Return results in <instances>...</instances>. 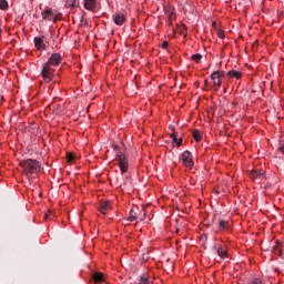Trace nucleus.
I'll return each instance as SVG.
<instances>
[{
  "mask_svg": "<svg viewBox=\"0 0 284 284\" xmlns=\"http://www.w3.org/2000/svg\"><path fill=\"white\" fill-rule=\"evenodd\" d=\"M20 165L23 169L22 174L24 176H30V174H38V172H41V164L39 161L33 159L22 161Z\"/></svg>",
  "mask_w": 284,
  "mask_h": 284,
  "instance_id": "1",
  "label": "nucleus"
},
{
  "mask_svg": "<svg viewBox=\"0 0 284 284\" xmlns=\"http://www.w3.org/2000/svg\"><path fill=\"white\" fill-rule=\"evenodd\" d=\"M55 72L57 70L53 67H50L49 64L43 63L41 69V77L44 83H50L51 81H54Z\"/></svg>",
  "mask_w": 284,
  "mask_h": 284,
  "instance_id": "2",
  "label": "nucleus"
},
{
  "mask_svg": "<svg viewBox=\"0 0 284 284\" xmlns=\"http://www.w3.org/2000/svg\"><path fill=\"white\" fill-rule=\"evenodd\" d=\"M115 161H118V165L122 174H125L128 170H130V162L128 161V156L124 155L123 152L115 153Z\"/></svg>",
  "mask_w": 284,
  "mask_h": 284,
  "instance_id": "3",
  "label": "nucleus"
},
{
  "mask_svg": "<svg viewBox=\"0 0 284 284\" xmlns=\"http://www.w3.org/2000/svg\"><path fill=\"white\" fill-rule=\"evenodd\" d=\"M223 79H225V72L223 71H214L211 74V81L213 82V88H215V90H221Z\"/></svg>",
  "mask_w": 284,
  "mask_h": 284,
  "instance_id": "4",
  "label": "nucleus"
},
{
  "mask_svg": "<svg viewBox=\"0 0 284 284\" xmlns=\"http://www.w3.org/2000/svg\"><path fill=\"white\" fill-rule=\"evenodd\" d=\"M180 159H181L183 165H185V168H189L190 170H192V168H194V160H193V156H192V152L184 151L181 154Z\"/></svg>",
  "mask_w": 284,
  "mask_h": 284,
  "instance_id": "5",
  "label": "nucleus"
},
{
  "mask_svg": "<svg viewBox=\"0 0 284 284\" xmlns=\"http://www.w3.org/2000/svg\"><path fill=\"white\" fill-rule=\"evenodd\" d=\"M62 61H63V58L60 55V53H52L51 57L48 59V61L44 62V64L54 69V68H59Z\"/></svg>",
  "mask_w": 284,
  "mask_h": 284,
  "instance_id": "6",
  "label": "nucleus"
},
{
  "mask_svg": "<svg viewBox=\"0 0 284 284\" xmlns=\"http://www.w3.org/2000/svg\"><path fill=\"white\" fill-rule=\"evenodd\" d=\"M42 18L44 21H53V23L59 21V14H55L50 8L42 11Z\"/></svg>",
  "mask_w": 284,
  "mask_h": 284,
  "instance_id": "7",
  "label": "nucleus"
},
{
  "mask_svg": "<svg viewBox=\"0 0 284 284\" xmlns=\"http://www.w3.org/2000/svg\"><path fill=\"white\" fill-rule=\"evenodd\" d=\"M33 43L37 50H45V48H48V40L45 39V36L36 37L33 39Z\"/></svg>",
  "mask_w": 284,
  "mask_h": 284,
  "instance_id": "8",
  "label": "nucleus"
},
{
  "mask_svg": "<svg viewBox=\"0 0 284 284\" xmlns=\"http://www.w3.org/2000/svg\"><path fill=\"white\" fill-rule=\"evenodd\" d=\"M250 176L253 181H261V179H265V171L263 169H254L251 171Z\"/></svg>",
  "mask_w": 284,
  "mask_h": 284,
  "instance_id": "9",
  "label": "nucleus"
},
{
  "mask_svg": "<svg viewBox=\"0 0 284 284\" xmlns=\"http://www.w3.org/2000/svg\"><path fill=\"white\" fill-rule=\"evenodd\" d=\"M273 252L284 260V242H277L273 247Z\"/></svg>",
  "mask_w": 284,
  "mask_h": 284,
  "instance_id": "10",
  "label": "nucleus"
},
{
  "mask_svg": "<svg viewBox=\"0 0 284 284\" xmlns=\"http://www.w3.org/2000/svg\"><path fill=\"white\" fill-rule=\"evenodd\" d=\"M113 21L115 26H123L125 23V14L116 12L113 14Z\"/></svg>",
  "mask_w": 284,
  "mask_h": 284,
  "instance_id": "11",
  "label": "nucleus"
},
{
  "mask_svg": "<svg viewBox=\"0 0 284 284\" xmlns=\"http://www.w3.org/2000/svg\"><path fill=\"white\" fill-rule=\"evenodd\" d=\"M94 6H97V0H84L85 10H94Z\"/></svg>",
  "mask_w": 284,
  "mask_h": 284,
  "instance_id": "12",
  "label": "nucleus"
},
{
  "mask_svg": "<svg viewBox=\"0 0 284 284\" xmlns=\"http://www.w3.org/2000/svg\"><path fill=\"white\" fill-rule=\"evenodd\" d=\"M109 210H110V202H101L100 204L101 214H108Z\"/></svg>",
  "mask_w": 284,
  "mask_h": 284,
  "instance_id": "13",
  "label": "nucleus"
},
{
  "mask_svg": "<svg viewBox=\"0 0 284 284\" xmlns=\"http://www.w3.org/2000/svg\"><path fill=\"white\" fill-rule=\"evenodd\" d=\"M227 77H230L231 79H241L243 74L240 71L232 70L227 72Z\"/></svg>",
  "mask_w": 284,
  "mask_h": 284,
  "instance_id": "14",
  "label": "nucleus"
},
{
  "mask_svg": "<svg viewBox=\"0 0 284 284\" xmlns=\"http://www.w3.org/2000/svg\"><path fill=\"white\" fill-rule=\"evenodd\" d=\"M93 281L95 283H103L105 280L103 277V273H94L93 274Z\"/></svg>",
  "mask_w": 284,
  "mask_h": 284,
  "instance_id": "15",
  "label": "nucleus"
},
{
  "mask_svg": "<svg viewBox=\"0 0 284 284\" xmlns=\"http://www.w3.org/2000/svg\"><path fill=\"white\" fill-rule=\"evenodd\" d=\"M131 284H150V277L145 273H143L140 276V282L139 283H131Z\"/></svg>",
  "mask_w": 284,
  "mask_h": 284,
  "instance_id": "16",
  "label": "nucleus"
},
{
  "mask_svg": "<svg viewBox=\"0 0 284 284\" xmlns=\"http://www.w3.org/2000/svg\"><path fill=\"white\" fill-rule=\"evenodd\" d=\"M136 219H139V215L134 211H130L128 221H130V223H134Z\"/></svg>",
  "mask_w": 284,
  "mask_h": 284,
  "instance_id": "17",
  "label": "nucleus"
},
{
  "mask_svg": "<svg viewBox=\"0 0 284 284\" xmlns=\"http://www.w3.org/2000/svg\"><path fill=\"white\" fill-rule=\"evenodd\" d=\"M192 134H193L194 141H196L197 143H199V141H201V139H203V136L201 135V131H199V130H194L192 132Z\"/></svg>",
  "mask_w": 284,
  "mask_h": 284,
  "instance_id": "18",
  "label": "nucleus"
},
{
  "mask_svg": "<svg viewBox=\"0 0 284 284\" xmlns=\"http://www.w3.org/2000/svg\"><path fill=\"white\" fill-rule=\"evenodd\" d=\"M219 227H220V230H227V227H230V222L220 220Z\"/></svg>",
  "mask_w": 284,
  "mask_h": 284,
  "instance_id": "19",
  "label": "nucleus"
},
{
  "mask_svg": "<svg viewBox=\"0 0 284 284\" xmlns=\"http://www.w3.org/2000/svg\"><path fill=\"white\" fill-rule=\"evenodd\" d=\"M217 254L221 258H227V251L223 247L217 248Z\"/></svg>",
  "mask_w": 284,
  "mask_h": 284,
  "instance_id": "20",
  "label": "nucleus"
},
{
  "mask_svg": "<svg viewBox=\"0 0 284 284\" xmlns=\"http://www.w3.org/2000/svg\"><path fill=\"white\" fill-rule=\"evenodd\" d=\"M201 59H203V55L201 53H195L192 55V61H195V63H200Z\"/></svg>",
  "mask_w": 284,
  "mask_h": 284,
  "instance_id": "21",
  "label": "nucleus"
},
{
  "mask_svg": "<svg viewBox=\"0 0 284 284\" xmlns=\"http://www.w3.org/2000/svg\"><path fill=\"white\" fill-rule=\"evenodd\" d=\"M0 10H8V1L0 0Z\"/></svg>",
  "mask_w": 284,
  "mask_h": 284,
  "instance_id": "22",
  "label": "nucleus"
},
{
  "mask_svg": "<svg viewBox=\"0 0 284 284\" xmlns=\"http://www.w3.org/2000/svg\"><path fill=\"white\" fill-rule=\"evenodd\" d=\"M67 161L68 163H74V154L67 153Z\"/></svg>",
  "mask_w": 284,
  "mask_h": 284,
  "instance_id": "23",
  "label": "nucleus"
},
{
  "mask_svg": "<svg viewBox=\"0 0 284 284\" xmlns=\"http://www.w3.org/2000/svg\"><path fill=\"white\" fill-rule=\"evenodd\" d=\"M250 284H263L260 278H254Z\"/></svg>",
  "mask_w": 284,
  "mask_h": 284,
  "instance_id": "24",
  "label": "nucleus"
},
{
  "mask_svg": "<svg viewBox=\"0 0 284 284\" xmlns=\"http://www.w3.org/2000/svg\"><path fill=\"white\" fill-rule=\"evenodd\" d=\"M219 39H225V33L223 31H217Z\"/></svg>",
  "mask_w": 284,
  "mask_h": 284,
  "instance_id": "25",
  "label": "nucleus"
},
{
  "mask_svg": "<svg viewBox=\"0 0 284 284\" xmlns=\"http://www.w3.org/2000/svg\"><path fill=\"white\" fill-rule=\"evenodd\" d=\"M113 150H114L115 154L118 152H121V148L119 145H116V144L113 145Z\"/></svg>",
  "mask_w": 284,
  "mask_h": 284,
  "instance_id": "26",
  "label": "nucleus"
},
{
  "mask_svg": "<svg viewBox=\"0 0 284 284\" xmlns=\"http://www.w3.org/2000/svg\"><path fill=\"white\" fill-rule=\"evenodd\" d=\"M171 139H173V143H179V139L176 138V134H171Z\"/></svg>",
  "mask_w": 284,
  "mask_h": 284,
  "instance_id": "27",
  "label": "nucleus"
},
{
  "mask_svg": "<svg viewBox=\"0 0 284 284\" xmlns=\"http://www.w3.org/2000/svg\"><path fill=\"white\" fill-rule=\"evenodd\" d=\"M168 45H169L168 41H164V42H162L161 48H163V50H165V48H168Z\"/></svg>",
  "mask_w": 284,
  "mask_h": 284,
  "instance_id": "28",
  "label": "nucleus"
},
{
  "mask_svg": "<svg viewBox=\"0 0 284 284\" xmlns=\"http://www.w3.org/2000/svg\"><path fill=\"white\" fill-rule=\"evenodd\" d=\"M182 143H183V139L180 138V139L178 140V143H176L178 148H181Z\"/></svg>",
  "mask_w": 284,
  "mask_h": 284,
  "instance_id": "29",
  "label": "nucleus"
},
{
  "mask_svg": "<svg viewBox=\"0 0 284 284\" xmlns=\"http://www.w3.org/2000/svg\"><path fill=\"white\" fill-rule=\"evenodd\" d=\"M148 216V213L144 212L143 217H141V221H145V217Z\"/></svg>",
  "mask_w": 284,
  "mask_h": 284,
  "instance_id": "30",
  "label": "nucleus"
},
{
  "mask_svg": "<svg viewBox=\"0 0 284 284\" xmlns=\"http://www.w3.org/2000/svg\"><path fill=\"white\" fill-rule=\"evenodd\" d=\"M72 6H77V0H72Z\"/></svg>",
  "mask_w": 284,
  "mask_h": 284,
  "instance_id": "31",
  "label": "nucleus"
},
{
  "mask_svg": "<svg viewBox=\"0 0 284 284\" xmlns=\"http://www.w3.org/2000/svg\"><path fill=\"white\" fill-rule=\"evenodd\" d=\"M49 216H50L49 213H45V214H44V219H48Z\"/></svg>",
  "mask_w": 284,
  "mask_h": 284,
  "instance_id": "32",
  "label": "nucleus"
},
{
  "mask_svg": "<svg viewBox=\"0 0 284 284\" xmlns=\"http://www.w3.org/2000/svg\"><path fill=\"white\" fill-rule=\"evenodd\" d=\"M0 34H1V29H0Z\"/></svg>",
  "mask_w": 284,
  "mask_h": 284,
  "instance_id": "33",
  "label": "nucleus"
}]
</instances>
